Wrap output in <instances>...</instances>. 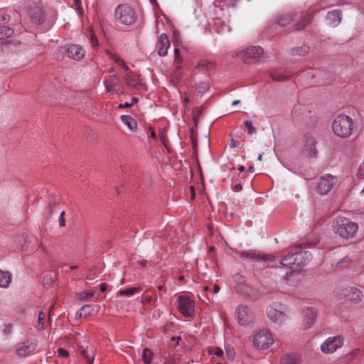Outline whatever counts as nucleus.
<instances>
[{"label": "nucleus", "mask_w": 364, "mask_h": 364, "mask_svg": "<svg viewBox=\"0 0 364 364\" xmlns=\"http://www.w3.org/2000/svg\"><path fill=\"white\" fill-rule=\"evenodd\" d=\"M333 232L345 239H349L354 236L358 230V225L344 217L336 218L332 223Z\"/></svg>", "instance_id": "obj_1"}, {"label": "nucleus", "mask_w": 364, "mask_h": 364, "mask_svg": "<svg viewBox=\"0 0 364 364\" xmlns=\"http://www.w3.org/2000/svg\"><path fill=\"white\" fill-rule=\"evenodd\" d=\"M332 129L336 136L346 138L352 134L354 129V122L349 116L338 114L333 119Z\"/></svg>", "instance_id": "obj_2"}, {"label": "nucleus", "mask_w": 364, "mask_h": 364, "mask_svg": "<svg viewBox=\"0 0 364 364\" xmlns=\"http://www.w3.org/2000/svg\"><path fill=\"white\" fill-rule=\"evenodd\" d=\"M264 54V50L258 46L247 47L240 51H237L233 56L247 64H252L257 62Z\"/></svg>", "instance_id": "obj_3"}, {"label": "nucleus", "mask_w": 364, "mask_h": 364, "mask_svg": "<svg viewBox=\"0 0 364 364\" xmlns=\"http://www.w3.org/2000/svg\"><path fill=\"white\" fill-rule=\"evenodd\" d=\"M312 259L311 254L309 252H299L295 254L288 255L280 263L287 268L294 269L301 266L306 265Z\"/></svg>", "instance_id": "obj_4"}, {"label": "nucleus", "mask_w": 364, "mask_h": 364, "mask_svg": "<svg viewBox=\"0 0 364 364\" xmlns=\"http://www.w3.org/2000/svg\"><path fill=\"white\" fill-rule=\"evenodd\" d=\"M267 316L272 323L278 326L286 323L289 318L287 309L281 304H273L268 306Z\"/></svg>", "instance_id": "obj_5"}, {"label": "nucleus", "mask_w": 364, "mask_h": 364, "mask_svg": "<svg viewBox=\"0 0 364 364\" xmlns=\"http://www.w3.org/2000/svg\"><path fill=\"white\" fill-rule=\"evenodd\" d=\"M115 18L120 23L131 25L136 20V14L132 7L127 4H122L115 10Z\"/></svg>", "instance_id": "obj_6"}, {"label": "nucleus", "mask_w": 364, "mask_h": 364, "mask_svg": "<svg viewBox=\"0 0 364 364\" xmlns=\"http://www.w3.org/2000/svg\"><path fill=\"white\" fill-rule=\"evenodd\" d=\"M272 333L267 329L256 331L253 336L254 346L260 350L267 349L274 343Z\"/></svg>", "instance_id": "obj_7"}, {"label": "nucleus", "mask_w": 364, "mask_h": 364, "mask_svg": "<svg viewBox=\"0 0 364 364\" xmlns=\"http://www.w3.org/2000/svg\"><path fill=\"white\" fill-rule=\"evenodd\" d=\"M178 310L186 317H191L195 313L196 303L193 298L187 295H180L177 298Z\"/></svg>", "instance_id": "obj_8"}, {"label": "nucleus", "mask_w": 364, "mask_h": 364, "mask_svg": "<svg viewBox=\"0 0 364 364\" xmlns=\"http://www.w3.org/2000/svg\"><path fill=\"white\" fill-rule=\"evenodd\" d=\"M337 183V178L330 174L322 176L317 183V191L322 194L328 193Z\"/></svg>", "instance_id": "obj_9"}, {"label": "nucleus", "mask_w": 364, "mask_h": 364, "mask_svg": "<svg viewBox=\"0 0 364 364\" xmlns=\"http://www.w3.org/2000/svg\"><path fill=\"white\" fill-rule=\"evenodd\" d=\"M343 344V339L341 336H333L327 338L321 346L322 352L332 353L338 348H341Z\"/></svg>", "instance_id": "obj_10"}, {"label": "nucleus", "mask_w": 364, "mask_h": 364, "mask_svg": "<svg viewBox=\"0 0 364 364\" xmlns=\"http://www.w3.org/2000/svg\"><path fill=\"white\" fill-rule=\"evenodd\" d=\"M237 319L240 325L245 326L253 322L252 311L245 306H239L236 309Z\"/></svg>", "instance_id": "obj_11"}, {"label": "nucleus", "mask_w": 364, "mask_h": 364, "mask_svg": "<svg viewBox=\"0 0 364 364\" xmlns=\"http://www.w3.org/2000/svg\"><path fill=\"white\" fill-rule=\"evenodd\" d=\"M341 296L354 303H358L361 301L363 297L361 291L359 289L353 287H349L342 289Z\"/></svg>", "instance_id": "obj_12"}, {"label": "nucleus", "mask_w": 364, "mask_h": 364, "mask_svg": "<svg viewBox=\"0 0 364 364\" xmlns=\"http://www.w3.org/2000/svg\"><path fill=\"white\" fill-rule=\"evenodd\" d=\"M68 56L75 60H80L85 55V50L80 45L71 44L67 46Z\"/></svg>", "instance_id": "obj_13"}, {"label": "nucleus", "mask_w": 364, "mask_h": 364, "mask_svg": "<svg viewBox=\"0 0 364 364\" xmlns=\"http://www.w3.org/2000/svg\"><path fill=\"white\" fill-rule=\"evenodd\" d=\"M36 348V343L31 340H28L18 345L16 353L21 356H26L33 353Z\"/></svg>", "instance_id": "obj_14"}, {"label": "nucleus", "mask_w": 364, "mask_h": 364, "mask_svg": "<svg viewBox=\"0 0 364 364\" xmlns=\"http://www.w3.org/2000/svg\"><path fill=\"white\" fill-rule=\"evenodd\" d=\"M316 310L312 307H308L303 311V327L306 329L311 328L316 321Z\"/></svg>", "instance_id": "obj_15"}, {"label": "nucleus", "mask_w": 364, "mask_h": 364, "mask_svg": "<svg viewBox=\"0 0 364 364\" xmlns=\"http://www.w3.org/2000/svg\"><path fill=\"white\" fill-rule=\"evenodd\" d=\"M170 46L169 39L166 33L159 36L157 43L156 50L160 56H165L167 54L168 49Z\"/></svg>", "instance_id": "obj_16"}, {"label": "nucleus", "mask_w": 364, "mask_h": 364, "mask_svg": "<svg viewBox=\"0 0 364 364\" xmlns=\"http://www.w3.org/2000/svg\"><path fill=\"white\" fill-rule=\"evenodd\" d=\"M123 78L126 84L131 87H137L141 85L139 76L129 69L124 73Z\"/></svg>", "instance_id": "obj_17"}, {"label": "nucleus", "mask_w": 364, "mask_h": 364, "mask_svg": "<svg viewBox=\"0 0 364 364\" xmlns=\"http://www.w3.org/2000/svg\"><path fill=\"white\" fill-rule=\"evenodd\" d=\"M120 80L117 74H112L106 77L104 80V85L107 92H110L116 90L119 85Z\"/></svg>", "instance_id": "obj_18"}, {"label": "nucleus", "mask_w": 364, "mask_h": 364, "mask_svg": "<svg viewBox=\"0 0 364 364\" xmlns=\"http://www.w3.org/2000/svg\"><path fill=\"white\" fill-rule=\"evenodd\" d=\"M29 16L32 21L36 24L42 23L45 18L43 11L39 6L34 9H31L29 10Z\"/></svg>", "instance_id": "obj_19"}, {"label": "nucleus", "mask_w": 364, "mask_h": 364, "mask_svg": "<svg viewBox=\"0 0 364 364\" xmlns=\"http://www.w3.org/2000/svg\"><path fill=\"white\" fill-rule=\"evenodd\" d=\"M79 348L80 350L81 355L86 358L88 364H92L95 359V350L93 348H84L83 345L80 343H77Z\"/></svg>", "instance_id": "obj_20"}, {"label": "nucleus", "mask_w": 364, "mask_h": 364, "mask_svg": "<svg viewBox=\"0 0 364 364\" xmlns=\"http://www.w3.org/2000/svg\"><path fill=\"white\" fill-rule=\"evenodd\" d=\"M326 19L327 23L329 26H336L338 25V23L341 21V13L337 10L329 11L327 14Z\"/></svg>", "instance_id": "obj_21"}, {"label": "nucleus", "mask_w": 364, "mask_h": 364, "mask_svg": "<svg viewBox=\"0 0 364 364\" xmlns=\"http://www.w3.org/2000/svg\"><path fill=\"white\" fill-rule=\"evenodd\" d=\"M240 257H247V258H251V259H264V260H273L274 259V257L271 255H258L255 252H240Z\"/></svg>", "instance_id": "obj_22"}, {"label": "nucleus", "mask_w": 364, "mask_h": 364, "mask_svg": "<svg viewBox=\"0 0 364 364\" xmlns=\"http://www.w3.org/2000/svg\"><path fill=\"white\" fill-rule=\"evenodd\" d=\"M294 18L293 12H287L279 16L277 19V23L281 26H285L290 23Z\"/></svg>", "instance_id": "obj_23"}, {"label": "nucleus", "mask_w": 364, "mask_h": 364, "mask_svg": "<svg viewBox=\"0 0 364 364\" xmlns=\"http://www.w3.org/2000/svg\"><path fill=\"white\" fill-rule=\"evenodd\" d=\"M106 53L110 59H112L117 65H118L122 69H123L124 73H125L129 69V66L127 65L125 61L122 58L112 53L109 50H107Z\"/></svg>", "instance_id": "obj_24"}, {"label": "nucleus", "mask_w": 364, "mask_h": 364, "mask_svg": "<svg viewBox=\"0 0 364 364\" xmlns=\"http://www.w3.org/2000/svg\"><path fill=\"white\" fill-rule=\"evenodd\" d=\"M12 280L11 274L7 271L0 269V287L7 288L11 284Z\"/></svg>", "instance_id": "obj_25"}, {"label": "nucleus", "mask_w": 364, "mask_h": 364, "mask_svg": "<svg viewBox=\"0 0 364 364\" xmlns=\"http://www.w3.org/2000/svg\"><path fill=\"white\" fill-rule=\"evenodd\" d=\"M301 360V358L299 355H286L282 358L281 364H300Z\"/></svg>", "instance_id": "obj_26"}, {"label": "nucleus", "mask_w": 364, "mask_h": 364, "mask_svg": "<svg viewBox=\"0 0 364 364\" xmlns=\"http://www.w3.org/2000/svg\"><path fill=\"white\" fill-rule=\"evenodd\" d=\"M196 67L200 70H210L214 68V63L209 59H200L198 61Z\"/></svg>", "instance_id": "obj_27"}, {"label": "nucleus", "mask_w": 364, "mask_h": 364, "mask_svg": "<svg viewBox=\"0 0 364 364\" xmlns=\"http://www.w3.org/2000/svg\"><path fill=\"white\" fill-rule=\"evenodd\" d=\"M121 119L123 124L127 126L130 130H134L136 128V122L131 117L128 115H122Z\"/></svg>", "instance_id": "obj_28"}, {"label": "nucleus", "mask_w": 364, "mask_h": 364, "mask_svg": "<svg viewBox=\"0 0 364 364\" xmlns=\"http://www.w3.org/2000/svg\"><path fill=\"white\" fill-rule=\"evenodd\" d=\"M14 242H16L18 249L23 250L24 246L27 242V236L25 234H21L15 238Z\"/></svg>", "instance_id": "obj_29"}, {"label": "nucleus", "mask_w": 364, "mask_h": 364, "mask_svg": "<svg viewBox=\"0 0 364 364\" xmlns=\"http://www.w3.org/2000/svg\"><path fill=\"white\" fill-rule=\"evenodd\" d=\"M304 151L306 152L307 155L309 156H312L316 153V144L315 141L312 139L310 140L309 142L305 146Z\"/></svg>", "instance_id": "obj_30"}, {"label": "nucleus", "mask_w": 364, "mask_h": 364, "mask_svg": "<svg viewBox=\"0 0 364 364\" xmlns=\"http://www.w3.org/2000/svg\"><path fill=\"white\" fill-rule=\"evenodd\" d=\"M139 287H132L127 289H121L118 291V294L121 296H132L134 294L139 292Z\"/></svg>", "instance_id": "obj_31"}, {"label": "nucleus", "mask_w": 364, "mask_h": 364, "mask_svg": "<svg viewBox=\"0 0 364 364\" xmlns=\"http://www.w3.org/2000/svg\"><path fill=\"white\" fill-rule=\"evenodd\" d=\"M14 33L12 28L9 26H0V39L11 36Z\"/></svg>", "instance_id": "obj_32"}, {"label": "nucleus", "mask_w": 364, "mask_h": 364, "mask_svg": "<svg viewBox=\"0 0 364 364\" xmlns=\"http://www.w3.org/2000/svg\"><path fill=\"white\" fill-rule=\"evenodd\" d=\"M93 311V307L90 305H84L81 309L80 313H77V315L79 316V317H86L91 314L92 311Z\"/></svg>", "instance_id": "obj_33"}, {"label": "nucleus", "mask_w": 364, "mask_h": 364, "mask_svg": "<svg viewBox=\"0 0 364 364\" xmlns=\"http://www.w3.org/2000/svg\"><path fill=\"white\" fill-rule=\"evenodd\" d=\"M152 351L149 348H144L143 350L142 358L145 364H150L152 358Z\"/></svg>", "instance_id": "obj_34"}, {"label": "nucleus", "mask_w": 364, "mask_h": 364, "mask_svg": "<svg viewBox=\"0 0 364 364\" xmlns=\"http://www.w3.org/2000/svg\"><path fill=\"white\" fill-rule=\"evenodd\" d=\"M67 53V46L58 48L54 53V57L58 60L63 59L64 54Z\"/></svg>", "instance_id": "obj_35"}, {"label": "nucleus", "mask_w": 364, "mask_h": 364, "mask_svg": "<svg viewBox=\"0 0 364 364\" xmlns=\"http://www.w3.org/2000/svg\"><path fill=\"white\" fill-rule=\"evenodd\" d=\"M196 89L198 92L203 94L209 89V84L207 82H200L196 85Z\"/></svg>", "instance_id": "obj_36"}, {"label": "nucleus", "mask_w": 364, "mask_h": 364, "mask_svg": "<svg viewBox=\"0 0 364 364\" xmlns=\"http://www.w3.org/2000/svg\"><path fill=\"white\" fill-rule=\"evenodd\" d=\"M270 77L274 80H283L286 78V76L283 75L280 70H274L270 73Z\"/></svg>", "instance_id": "obj_37"}, {"label": "nucleus", "mask_w": 364, "mask_h": 364, "mask_svg": "<svg viewBox=\"0 0 364 364\" xmlns=\"http://www.w3.org/2000/svg\"><path fill=\"white\" fill-rule=\"evenodd\" d=\"M244 124L250 134H252L255 133L256 130H255V127H253L251 121H249V120L245 121Z\"/></svg>", "instance_id": "obj_38"}, {"label": "nucleus", "mask_w": 364, "mask_h": 364, "mask_svg": "<svg viewBox=\"0 0 364 364\" xmlns=\"http://www.w3.org/2000/svg\"><path fill=\"white\" fill-rule=\"evenodd\" d=\"M210 354H214L218 357H220L223 355V350L220 348H212L209 350Z\"/></svg>", "instance_id": "obj_39"}, {"label": "nucleus", "mask_w": 364, "mask_h": 364, "mask_svg": "<svg viewBox=\"0 0 364 364\" xmlns=\"http://www.w3.org/2000/svg\"><path fill=\"white\" fill-rule=\"evenodd\" d=\"M226 355H227V357L228 358V359L233 360L235 358V355L234 349L229 346L227 347L226 348Z\"/></svg>", "instance_id": "obj_40"}, {"label": "nucleus", "mask_w": 364, "mask_h": 364, "mask_svg": "<svg viewBox=\"0 0 364 364\" xmlns=\"http://www.w3.org/2000/svg\"><path fill=\"white\" fill-rule=\"evenodd\" d=\"M175 59L174 63L176 64H180L183 61L182 57L180 55L178 49L176 48L174 50Z\"/></svg>", "instance_id": "obj_41"}, {"label": "nucleus", "mask_w": 364, "mask_h": 364, "mask_svg": "<svg viewBox=\"0 0 364 364\" xmlns=\"http://www.w3.org/2000/svg\"><path fill=\"white\" fill-rule=\"evenodd\" d=\"M65 211H62L60 214L59 218H58V223L60 227L65 226Z\"/></svg>", "instance_id": "obj_42"}, {"label": "nucleus", "mask_w": 364, "mask_h": 364, "mask_svg": "<svg viewBox=\"0 0 364 364\" xmlns=\"http://www.w3.org/2000/svg\"><path fill=\"white\" fill-rule=\"evenodd\" d=\"M45 318H46V314L43 311H41L38 314V324L41 326V328H43V326H44Z\"/></svg>", "instance_id": "obj_43"}, {"label": "nucleus", "mask_w": 364, "mask_h": 364, "mask_svg": "<svg viewBox=\"0 0 364 364\" xmlns=\"http://www.w3.org/2000/svg\"><path fill=\"white\" fill-rule=\"evenodd\" d=\"M93 296H94V293L92 291H90V292H87L85 294H80V299H82V300L89 299L92 298Z\"/></svg>", "instance_id": "obj_44"}, {"label": "nucleus", "mask_w": 364, "mask_h": 364, "mask_svg": "<svg viewBox=\"0 0 364 364\" xmlns=\"http://www.w3.org/2000/svg\"><path fill=\"white\" fill-rule=\"evenodd\" d=\"M57 353L60 357H68L69 355L68 352L63 348H58Z\"/></svg>", "instance_id": "obj_45"}, {"label": "nucleus", "mask_w": 364, "mask_h": 364, "mask_svg": "<svg viewBox=\"0 0 364 364\" xmlns=\"http://www.w3.org/2000/svg\"><path fill=\"white\" fill-rule=\"evenodd\" d=\"M90 43L93 47H96L98 45L97 37L93 33L90 36Z\"/></svg>", "instance_id": "obj_46"}, {"label": "nucleus", "mask_w": 364, "mask_h": 364, "mask_svg": "<svg viewBox=\"0 0 364 364\" xmlns=\"http://www.w3.org/2000/svg\"><path fill=\"white\" fill-rule=\"evenodd\" d=\"M137 102L136 98H133L131 103L126 102L124 104L119 105V107H130Z\"/></svg>", "instance_id": "obj_47"}, {"label": "nucleus", "mask_w": 364, "mask_h": 364, "mask_svg": "<svg viewBox=\"0 0 364 364\" xmlns=\"http://www.w3.org/2000/svg\"><path fill=\"white\" fill-rule=\"evenodd\" d=\"M75 3L76 5V9L77 10V12H78L79 15L81 16L82 14V9L80 0H75Z\"/></svg>", "instance_id": "obj_48"}, {"label": "nucleus", "mask_w": 364, "mask_h": 364, "mask_svg": "<svg viewBox=\"0 0 364 364\" xmlns=\"http://www.w3.org/2000/svg\"><path fill=\"white\" fill-rule=\"evenodd\" d=\"M238 146H239V142L232 138L230 141V148H237Z\"/></svg>", "instance_id": "obj_49"}, {"label": "nucleus", "mask_w": 364, "mask_h": 364, "mask_svg": "<svg viewBox=\"0 0 364 364\" xmlns=\"http://www.w3.org/2000/svg\"><path fill=\"white\" fill-rule=\"evenodd\" d=\"M9 21V16L6 14H1L0 16V21L6 22Z\"/></svg>", "instance_id": "obj_50"}, {"label": "nucleus", "mask_w": 364, "mask_h": 364, "mask_svg": "<svg viewBox=\"0 0 364 364\" xmlns=\"http://www.w3.org/2000/svg\"><path fill=\"white\" fill-rule=\"evenodd\" d=\"M160 139L161 141V142L165 144V141H166V139H165V132L164 130L161 131L160 132Z\"/></svg>", "instance_id": "obj_51"}, {"label": "nucleus", "mask_w": 364, "mask_h": 364, "mask_svg": "<svg viewBox=\"0 0 364 364\" xmlns=\"http://www.w3.org/2000/svg\"><path fill=\"white\" fill-rule=\"evenodd\" d=\"M231 31V28L229 26H225L224 28L221 31V32L224 33L225 31L230 32Z\"/></svg>", "instance_id": "obj_52"}, {"label": "nucleus", "mask_w": 364, "mask_h": 364, "mask_svg": "<svg viewBox=\"0 0 364 364\" xmlns=\"http://www.w3.org/2000/svg\"><path fill=\"white\" fill-rule=\"evenodd\" d=\"M150 132H151V138L153 139H156V133L153 130L152 128H150Z\"/></svg>", "instance_id": "obj_53"}, {"label": "nucleus", "mask_w": 364, "mask_h": 364, "mask_svg": "<svg viewBox=\"0 0 364 364\" xmlns=\"http://www.w3.org/2000/svg\"><path fill=\"white\" fill-rule=\"evenodd\" d=\"M219 291H220V287H219V286H218V285H217V284H215V285L214 286V288H213V291H214V293L217 294V293H218V292H219Z\"/></svg>", "instance_id": "obj_54"}, {"label": "nucleus", "mask_w": 364, "mask_h": 364, "mask_svg": "<svg viewBox=\"0 0 364 364\" xmlns=\"http://www.w3.org/2000/svg\"><path fill=\"white\" fill-rule=\"evenodd\" d=\"M106 289H107V287H106L105 284H100V290H101V291L104 292V291H106Z\"/></svg>", "instance_id": "obj_55"}, {"label": "nucleus", "mask_w": 364, "mask_h": 364, "mask_svg": "<svg viewBox=\"0 0 364 364\" xmlns=\"http://www.w3.org/2000/svg\"><path fill=\"white\" fill-rule=\"evenodd\" d=\"M235 191H240L242 190V186L240 184H237L235 186Z\"/></svg>", "instance_id": "obj_56"}, {"label": "nucleus", "mask_w": 364, "mask_h": 364, "mask_svg": "<svg viewBox=\"0 0 364 364\" xmlns=\"http://www.w3.org/2000/svg\"><path fill=\"white\" fill-rule=\"evenodd\" d=\"M51 282V279L50 277H44L43 278V282H47L48 284Z\"/></svg>", "instance_id": "obj_57"}, {"label": "nucleus", "mask_w": 364, "mask_h": 364, "mask_svg": "<svg viewBox=\"0 0 364 364\" xmlns=\"http://www.w3.org/2000/svg\"><path fill=\"white\" fill-rule=\"evenodd\" d=\"M191 193H192L191 198L193 199L195 197V190H194V188L193 186L191 188Z\"/></svg>", "instance_id": "obj_58"}, {"label": "nucleus", "mask_w": 364, "mask_h": 364, "mask_svg": "<svg viewBox=\"0 0 364 364\" xmlns=\"http://www.w3.org/2000/svg\"><path fill=\"white\" fill-rule=\"evenodd\" d=\"M108 72H109V73H111L112 75V74H115V73H114V68H109V69L108 70Z\"/></svg>", "instance_id": "obj_59"}, {"label": "nucleus", "mask_w": 364, "mask_h": 364, "mask_svg": "<svg viewBox=\"0 0 364 364\" xmlns=\"http://www.w3.org/2000/svg\"><path fill=\"white\" fill-rule=\"evenodd\" d=\"M240 102V100H234L232 102V105L234 106V105H236L237 104H239Z\"/></svg>", "instance_id": "obj_60"}, {"label": "nucleus", "mask_w": 364, "mask_h": 364, "mask_svg": "<svg viewBox=\"0 0 364 364\" xmlns=\"http://www.w3.org/2000/svg\"><path fill=\"white\" fill-rule=\"evenodd\" d=\"M257 159H258L259 161H262V154H259V156H258V157H257Z\"/></svg>", "instance_id": "obj_61"}, {"label": "nucleus", "mask_w": 364, "mask_h": 364, "mask_svg": "<svg viewBox=\"0 0 364 364\" xmlns=\"http://www.w3.org/2000/svg\"><path fill=\"white\" fill-rule=\"evenodd\" d=\"M244 169H245V168H244L242 166H240L238 168V170H239L240 172L243 171H244Z\"/></svg>", "instance_id": "obj_62"}, {"label": "nucleus", "mask_w": 364, "mask_h": 364, "mask_svg": "<svg viewBox=\"0 0 364 364\" xmlns=\"http://www.w3.org/2000/svg\"><path fill=\"white\" fill-rule=\"evenodd\" d=\"M77 268V266H70V269H71V270L76 269Z\"/></svg>", "instance_id": "obj_63"}, {"label": "nucleus", "mask_w": 364, "mask_h": 364, "mask_svg": "<svg viewBox=\"0 0 364 364\" xmlns=\"http://www.w3.org/2000/svg\"><path fill=\"white\" fill-rule=\"evenodd\" d=\"M146 261H141L140 263L141 264H142L143 266H144L146 264Z\"/></svg>", "instance_id": "obj_64"}]
</instances>
